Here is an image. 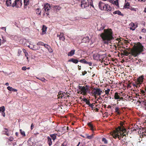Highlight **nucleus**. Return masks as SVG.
<instances>
[{"instance_id": "nucleus-1", "label": "nucleus", "mask_w": 146, "mask_h": 146, "mask_svg": "<svg viewBox=\"0 0 146 146\" xmlns=\"http://www.w3.org/2000/svg\"><path fill=\"white\" fill-rule=\"evenodd\" d=\"M112 34L111 29H107L104 30V33L101 34L100 36L105 44H108L112 39Z\"/></svg>"}, {"instance_id": "nucleus-2", "label": "nucleus", "mask_w": 146, "mask_h": 146, "mask_svg": "<svg viewBox=\"0 0 146 146\" xmlns=\"http://www.w3.org/2000/svg\"><path fill=\"white\" fill-rule=\"evenodd\" d=\"M143 46L140 43H138L136 46L131 50L132 55L136 56L139 53L142 52Z\"/></svg>"}, {"instance_id": "nucleus-3", "label": "nucleus", "mask_w": 146, "mask_h": 146, "mask_svg": "<svg viewBox=\"0 0 146 146\" xmlns=\"http://www.w3.org/2000/svg\"><path fill=\"white\" fill-rule=\"evenodd\" d=\"M79 89L78 90H77L78 93L82 94V93L84 94H86L88 90V88H85L84 87H82L79 86Z\"/></svg>"}, {"instance_id": "nucleus-4", "label": "nucleus", "mask_w": 146, "mask_h": 146, "mask_svg": "<svg viewBox=\"0 0 146 146\" xmlns=\"http://www.w3.org/2000/svg\"><path fill=\"white\" fill-rule=\"evenodd\" d=\"M118 129V128H116V131H113L114 133L112 135L114 138H116L117 137H118V138H119L118 133L119 130Z\"/></svg>"}, {"instance_id": "nucleus-5", "label": "nucleus", "mask_w": 146, "mask_h": 146, "mask_svg": "<svg viewBox=\"0 0 146 146\" xmlns=\"http://www.w3.org/2000/svg\"><path fill=\"white\" fill-rule=\"evenodd\" d=\"M82 7L85 8L89 5V4L88 1H86L84 0H83L81 2V4Z\"/></svg>"}, {"instance_id": "nucleus-6", "label": "nucleus", "mask_w": 146, "mask_h": 146, "mask_svg": "<svg viewBox=\"0 0 146 146\" xmlns=\"http://www.w3.org/2000/svg\"><path fill=\"white\" fill-rule=\"evenodd\" d=\"M17 6H21L22 5L21 1V0H15V3L13 4L12 6L14 7L16 5Z\"/></svg>"}, {"instance_id": "nucleus-7", "label": "nucleus", "mask_w": 146, "mask_h": 146, "mask_svg": "<svg viewBox=\"0 0 146 146\" xmlns=\"http://www.w3.org/2000/svg\"><path fill=\"white\" fill-rule=\"evenodd\" d=\"M18 54L19 55H25V56H27V55L28 54V53L26 52V50L23 49L22 51H21L19 52Z\"/></svg>"}, {"instance_id": "nucleus-8", "label": "nucleus", "mask_w": 146, "mask_h": 146, "mask_svg": "<svg viewBox=\"0 0 146 146\" xmlns=\"http://www.w3.org/2000/svg\"><path fill=\"white\" fill-rule=\"evenodd\" d=\"M102 91L99 89H96L94 90V92L96 94L100 95L102 92Z\"/></svg>"}, {"instance_id": "nucleus-9", "label": "nucleus", "mask_w": 146, "mask_h": 146, "mask_svg": "<svg viewBox=\"0 0 146 146\" xmlns=\"http://www.w3.org/2000/svg\"><path fill=\"white\" fill-rule=\"evenodd\" d=\"M104 5L105 4L104 3L101 2H100L99 5V7L102 10L105 9Z\"/></svg>"}, {"instance_id": "nucleus-10", "label": "nucleus", "mask_w": 146, "mask_h": 146, "mask_svg": "<svg viewBox=\"0 0 146 146\" xmlns=\"http://www.w3.org/2000/svg\"><path fill=\"white\" fill-rule=\"evenodd\" d=\"M129 26L130 27V29L133 31L135 30V27H136V26L135 27L134 24L132 23H130L129 25Z\"/></svg>"}, {"instance_id": "nucleus-11", "label": "nucleus", "mask_w": 146, "mask_h": 146, "mask_svg": "<svg viewBox=\"0 0 146 146\" xmlns=\"http://www.w3.org/2000/svg\"><path fill=\"white\" fill-rule=\"evenodd\" d=\"M110 2L113 4H115L117 6L118 5V0H110Z\"/></svg>"}, {"instance_id": "nucleus-12", "label": "nucleus", "mask_w": 146, "mask_h": 146, "mask_svg": "<svg viewBox=\"0 0 146 146\" xmlns=\"http://www.w3.org/2000/svg\"><path fill=\"white\" fill-rule=\"evenodd\" d=\"M50 8V6L48 4H46L44 6L45 10L46 11H48Z\"/></svg>"}, {"instance_id": "nucleus-13", "label": "nucleus", "mask_w": 146, "mask_h": 146, "mask_svg": "<svg viewBox=\"0 0 146 146\" xmlns=\"http://www.w3.org/2000/svg\"><path fill=\"white\" fill-rule=\"evenodd\" d=\"M44 46H45V47L48 49V51L50 52H52V49L50 47L47 45H44Z\"/></svg>"}, {"instance_id": "nucleus-14", "label": "nucleus", "mask_w": 146, "mask_h": 146, "mask_svg": "<svg viewBox=\"0 0 146 146\" xmlns=\"http://www.w3.org/2000/svg\"><path fill=\"white\" fill-rule=\"evenodd\" d=\"M75 50H72L68 53V56H71L74 55V54Z\"/></svg>"}, {"instance_id": "nucleus-15", "label": "nucleus", "mask_w": 146, "mask_h": 146, "mask_svg": "<svg viewBox=\"0 0 146 146\" xmlns=\"http://www.w3.org/2000/svg\"><path fill=\"white\" fill-rule=\"evenodd\" d=\"M47 27L44 25H43L42 28V33L43 34L45 33V31L46 30Z\"/></svg>"}, {"instance_id": "nucleus-16", "label": "nucleus", "mask_w": 146, "mask_h": 146, "mask_svg": "<svg viewBox=\"0 0 146 146\" xmlns=\"http://www.w3.org/2000/svg\"><path fill=\"white\" fill-rule=\"evenodd\" d=\"M104 6H105V10H106L107 11L110 10V7L109 6H108V5L105 4Z\"/></svg>"}, {"instance_id": "nucleus-17", "label": "nucleus", "mask_w": 146, "mask_h": 146, "mask_svg": "<svg viewBox=\"0 0 146 146\" xmlns=\"http://www.w3.org/2000/svg\"><path fill=\"white\" fill-rule=\"evenodd\" d=\"M68 61L69 62L72 61V62H74V63H77L78 62V60H76L73 59V58L71 59L68 60Z\"/></svg>"}, {"instance_id": "nucleus-18", "label": "nucleus", "mask_w": 146, "mask_h": 146, "mask_svg": "<svg viewBox=\"0 0 146 146\" xmlns=\"http://www.w3.org/2000/svg\"><path fill=\"white\" fill-rule=\"evenodd\" d=\"M143 79V78L142 76L139 77L138 79V81L140 84H141V83L142 82Z\"/></svg>"}, {"instance_id": "nucleus-19", "label": "nucleus", "mask_w": 146, "mask_h": 146, "mask_svg": "<svg viewBox=\"0 0 146 146\" xmlns=\"http://www.w3.org/2000/svg\"><path fill=\"white\" fill-rule=\"evenodd\" d=\"M59 38L60 40L64 41L65 38L63 35H59Z\"/></svg>"}, {"instance_id": "nucleus-20", "label": "nucleus", "mask_w": 146, "mask_h": 146, "mask_svg": "<svg viewBox=\"0 0 146 146\" xmlns=\"http://www.w3.org/2000/svg\"><path fill=\"white\" fill-rule=\"evenodd\" d=\"M124 127L123 126V128H121V127H119L118 128L119 129V131H121L122 132H125L126 131V129L125 128H123V127Z\"/></svg>"}, {"instance_id": "nucleus-21", "label": "nucleus", "mask_w": 146, "mask_h": 146, "mask_svg": "<svg viewBox=\"0 0 146 146\" xmlns=\"http://www.w3.org/2000/svg\"><path fill=\"white\" fill-rule=\"evenodd\" d=\"M129 3H126L124 5V7L125 8H129Z\"/></svg>"}, {"instance_id": "nucleus-22", "label": "nucleus", "mask_w": 146, "mask_h": 146, "mask_svg": "<svg viewBox=\"0 0 146 146\" xmlns=\"http://www.w3.org/2000/svg\"><path fill=\"white\" fill-rule=\"evenodd\" d=\"M29 0H24V3L25 6H27L29 4Z\"/></svg>"}, {"instance_id": "nucleus-23", "label": "nucleus", "mask_w": 146, "mask_h": 146, "mask_svg": "<svg viewBox=\"0 0 146 146\" xmlns=\"http://www.w3.org/2000/svg\"><path fill=\"white\" fill-rule=\"evenodd\" d=\"M5 111V107L4 106H2L1 107H0V111H2L3 112Z\"/></svg>"}, {"instance_id": "nucleus-24", "label": "nucleus", "mask_w": 146, "mask_h": 146, "mask_svg": "<svg viewBox=\"0 0 146 146\" xmlns=\"http://www.w3.org/2000/svg\"><path fill=\"white\" fill-rule=\"evenodd\" d=\"M6 3L8 6L10 5L11 3V0H7Z\"/></svg>"}, {"instance_id": "nucleus-25", "label": "nucleus", "mask_w": 146, "mask_h": 146, "mask_svg": "<svg viewBox=\"0 0 146 146\" xmlns=\"http://www.w3.org/2000/svg\"><path fill=\"white\" fill-rule=\"evenodd\" d=\"M48 142L49 145H50L52 144V142L51 141V139L49 137H48Z\"/></svg>"}, {"instance_id": "nucleus-26", "label": "nucleus", "mask_w": 146, "mask_h": 146, "mask_svg": "<svg viewBox=\"0 0 146 146\" xmlns=\"http://www.w3.org/2000/svg\"><path fill=\"white\" fill-rule=\"evenodd\" d=\"M20 131L21 134L23 136H25V134L24 131H22L21 129H20Z\"/></svg>"}, {"instance_id": "nucleus-27", "label": "nucleus", "mask_w": 146, "mask_h": 146, "mask_svg": "<svg viewBox=\"0 0 146 146\" xmlns=\"http://www.w3.org/2000/svg\"><path fill=\"white\" fill-rule=\"evenodd\" d=\"M115 99H117L119 98V97L117 93H116L115 94Z\"/></svg>"}, {"instance_id": "nucleus-28", "label": "nucleus", "mask_w": 146, "mask_h": 146, "mask_svg": "<svg viewBox=\"0 0 146 146\" xmlns=\"http://www.w3.org/2000/svg\"><path fill=\"white\" fill-rule=\"evenodd\" d=\"M123 54L124 55H126V56H127L128 55V54H129V53L128 52H127V51H126L125 50H124V51H123Z\"/></svg>"}, {"instance_id": "nucleus-29", "label": "nucleus", "mask_w": 146, "mask_h": 146, "mask_svg": "<svg viewBox=\"0 0 146 146\" xmlns=\"http://www.w3.org/2000/svg\"><path fill=\"white\" fill-rule=\"evenodd\" d=\"M50 136L53 140H54L56 138V136L54 134L51 135Z\"/></svg>"}, {"instance_id": "nucleus-30", "label": "nucleus", "mask_w": 146, "mask_h": 146, "mask_svg": "<svg viewBox=\"0 0 146 146\" xmlns=\"http://www.w3.org/2000/svg\"><path fill=\"white\" fill-rule=\"evenodd\" d=\"M7 88L9 90H13V89L12 87H10V86H8V87H7Z\"/></svg>"}, {"instance_id": "nucleus-31", "label": "nucleus", "mask_w": 146, "mask_h": 146, "mask_svg": "<svg viewBox=\"0 0 146 146\" xmlns=\"http://www.w3.org/2000/svg\"><path fill=\"white\" fill-rule=\"evenodd\" d=\"M93 135H92L90 136H88L87 137V138L88 139H91L93 137Z\"/></svg>"}, {"instance_id": "nucleus-32", "label": "nucleus", "mask_w": 146, "mask_h": 146, "mask_svg": "<svg viewBox=\"0 0 146 146\" xmlns=\"http://www.w3.org/2000/svg\"><path fill=\"white\" fill-rule=\"evenodd\" d=\"M84 102H86V103L87 104L89 103V102L86 99H84Z\"/></svg>"}, {"instance_id": "nucleus-33", "label": "nucleus", "mask_w": 146, "mask_h": 146, "mask_svg": "<svg viewBox=\"0 0 146 146\" xmlns=\"http://www.w3.org/2000/svg\"><path fill=\"white\" fill-rule=\"evenodd\" d=\"M80 61V62H83L85 63H88V62L86 61V60H85L84 59L81 60Z\"/></svg>"}, {"instance_id": "nucleus-34", "label": "nucleus", "mask_w": 146, "mask_h": 146, "mask_svg": "<svg viewBox=\"0 0 146 146\" xmlns=\"http://www.w3.org/2000/svg\"><path fill=\"white\" fill-rule=\"evenodd\" d=\"M110 91V89H108L107 90H106L105 91V92H106V94H108Z\"/></svg>"}, {"instance_id": "nucleus-35", "label": "nucleus", "mask_w": 146, "mask_h": 146, "mask_svg": "<svg viewBox=\"0 0 146 146\" xmlns=\"http://www.w3.org/2000/svg\"><path fill=\"white\" fill-rule=\"evenodd\" d=\"M102 141L104 142L105 143H107V141L104 138H103L102 139Z\"/></svg>"}, {"instance_id": "nucleus-36", "label": "nucleus", "mask_w": 146, "mask_h": 146, "mask_svg": "<svg viewBox=\"0 0 146 146\" xmlns=\"http://www.w3.org/2000/svg\"><path fill=\"white\" fill-rule=\"evenodd\" d=\"M119 108H116L115 109V112H117V113H119V112L118 111H119Z\"/></svg>"}, {"instance_id": "nucleus-37", "label": "nucleus", "mask_w": 146, "mask_h": 146, "mask_svg": "<svg viewBox=\"0 0 146 146\" xmlns=\"http://www.w3.org/2000/svg\"><path fill=\"white\" fill-rule=\"evenodd\" d=\"M88 104L92 108L93 107V106H94V104H90L89 103H88Z\"/></svg>"}, {"instance_id": "nucleus-38", "label": "nucleus", "mask_w": 146, "mask_h": 146, "mask_svg": "<svg viewBox=\"0 0 146 146\" xmlns=\"http://www.w3.org/2000/svg\"><path fill=\"white\" fill-rule=\"evenodd\" d=\"M137 9H136V8H133L131 9V10L132 11H136Z\"/></svg>"}, {"instance_id": "nucleus-39", "label": "nucleus", "mask_w": 146, "mask_h": 146, "mask_svg": "<svg viewBox=\"0 0 146 146\" xmlns=\"http://www.w3.org/2000/svg\"><path fill=\"white\" fill-rule=\"evenodd\" d=\"M88 125L89 126H90V127H92V125L90 123H88Z\"/></svg>"}, {"instance_id": "nucleus-40", "label": "nucleus", "mask_w": 146, "mask_h": 146, "mask_svg": "<svg viewBox=\"0 0 146 146\" xmlns=\"http://www.w3.org/2000/svg\"><path fill=\"white\" fill-rule=\"evenodd\" d=\"M27 69L26 67H23L22 68V69L23 70H25Z\"/></svg>"}, {"instance_id": "nucleus-41", "label": "nucleus", "mask_w": 146, "mask_h": 146, "mask_svg": "<svg viewBox=\"0 0 146 146\" xmlns=\"http://www.w3.org/2000/svg\"><path fill=\"white\" fill-rule=\"evenodd\" d=\"M13 137H10L9 139V140L10 141H12L13 140Z\"/></svg>"}, {"instance_id": "nucleus-42", "label": "nucleus", "mask_w": 146, "mask_h": 146, "mask_svg": "<svg viewBox=\"0 0 146 146\" xmlns=\"http://www.w3.org/2000/svg\"><path fill=\"white\" fill-rule=\"evenodd\" d=\"M87 63L89 64V65H90V66H91L92 65V63L90 62H88V63Z\"/></svg>"}, {"instance_id": "nucleus-43", "label": "nucleus", "mask_w": 146, "mask_h": 146, "mask_svg": "<svg viewBox=\"0 0 146 146\" xmlns=\"http://www.w3.org/2000/svg\"><path fill=\"white\" fill-rule=\"evenodd\" d=\"M120 135H121V136L125 135V134H122L120 132Z\"/></svg>"}, {"instance_id": "nucleus-44", "label": "nucleus", "mask_w": 146, "mask_h": 146, "mask_svg": "<svg viewBox=\"0 0 146 146\" xmlns=\"http://www.w3.org/2000/svg\"><path fill=\"white\" fill-rule=\"evenodd\" d=\"M33 124H32L31 125V129H33Z\"/></svg>"}, {"instance_id": "nucleus-45", "label": "nucleus", "mask_w": 146, "mask_h": 146, "mask_svg": "<svg viewBox=\"0 0 146 146\" xmlns=\"http://www.w3.org/2000/svg\"><path fill=\"white\" fill-rule=\"evenodd\" d=\"M3 117H5V113L4 112H3Z\"/></svg>"}, {"instance_id": "nucleus-46", "label": "nucleus", "mask_w": 146, "mask_h": 146, "mask_svg": "<svg viewBox=\"0 0 146 146\" xmlns=\"http://www.w3.org/2000/svg\"><path fill=\"white\" fill-rule=\"evenodd\" d=\"M146 0H139V1H145Z\"/></svg>"}, {"instance_id": "nucleus-47", "label": "nucleus", "mask_w": 146, "mask_h": 146, "mask_svg": "<svg viewBox=\"0 0 146 146\" xmlns=\"http://www.w3.org/2000/svg\"><path fill=\"white\" fill-rule=\"evenodd\" d=\"M117 12L118 13L117 14H119L120 13H121L120 12H119V11H117Z\"/></svg>"}, {"instance_id": "nucleus-48", "label": "nucleus", "mask_w": 146, "mask_h": 146, "mask_svg": "<svg viewBox=\"0 0 146 146\" xmlns=\"http://www.w3.org/2000/svg\"><path fill=\"white\" fill-rule=\"evenodd\" d=\"M13 91H17V90H16V89H13Z\"/></svg>"}, {"instance_id": "nucleus-49", "label": "nucleus", "mask_w": 146, "mask_h": 146, "mask_svg": "<svg viewBox=\"0 0 146 146\" xmlns=\"http://www.w3.org/2000/svg\"><path fill=\"white\" fill-rule=\"evenodd\" d=\"M6 135H8V133H7L6 132Z\"/></svg>"}, {"instance_id": "nucleus-50", "label": "nucleus", "mask_w": 146, "mask_h": 146, "mask_svg": "<svg viewBox=\"0 0 146 146\" xmlns=\"http://www.w3.org/2000/svg\"><path fill=\"white\" fill-rule=\"evenodd\" d=\"M18 133H17L16 132V135H18Z\"/></svg>"}, {"instance_id": "nucleus-51", "label": "nucleus", "mask_w": 146, "mask_h": 146, "mask_svg": "<svg viewBox=\"0 0 146 146\" xmlns=\"http://www.w3.org/2000/svg\"><path fill=\"white\" fill-rule=\"evenodd\" d=\"M144 12L146 13V8H145V10H144Z\"/></svg>"}, {"instance_id": "nucleus-52", "label": "nucleus", "mask_w": 146, "mask_h": 146, "mask_svg": "<svg viewBox=\"0 0 146 146\" xmlns=\"http://www.w3.org/2000/svg\"><path fill=\"white\" fill-rule=\"evenodd\" d=\"M80 144V142H79L78 144L77 145V146H78Z\"/></svg>"}, {"instance_id": "nucleus-53", "label": "nucleus", "mask_w": 146, "mask_h": 146, "mask_svg": "<svg viewBox=\"0 0 146 146\" xmlns=\"http://www.w3.org/2000/svg\"><path fill=\"white\" fill-rule=\"evenodd\" d=\"M26 58H27V60L28 61V57H27Z\"/></svg>"}, {"instance_id": "nucleus-54", "label": "nucleus", "mask_w": 146, "mask_h": 146, "mask_svg": "<svg viewBox=\"0 0 146 146\" xmlns=\"http://www.w3.org/2000/svg\"><path fill=\"white\" fill-rule=\"evenodd\" d=\"M5 84L6 85H7L8 84V83H6Z\"/></svg>"}, {"instance_id": "nucleus-55", "label": "nucleus", "mask_w": 146, "mask_h": 146, "mask_svg": "<svg viewBox=\"0 0 146 146\" xmlns=\"http://www.w3.org/2000/svg\"><path fill=\"white\" fill-rule=\"evenodd\" d=\"M91 129L92 130V131H93V127H92H92H91Z\"/></svg>"}, {"instance_id": "nucleus-56", "label": "nucleus", "mask_w": 146, "mask_h": 146, "mask_svg": "<svg viewBox=\"0 0 146 146\" xmlns=\"http://www.w3.org/2000/svg\"><path fill=\"white\" fill-rule=\"evenodd\" d=\"M1 39H0V45H1Z\"/></svg>"}, {"instance_id": "nucleus-57", "label": "nucleus", "mask_w": 146, "mask_h": 146, "mask_svg": "<svg viewBox=\"0 0 146 146\" xmlns=\"http://www.w3.org/2000/svg\"><path fill=\"white\" fill-rule=\"evenodd\" d=\"M54 7H55L56 8V7H57V6H54Z\"/></svg>"}, {"instance_id": "nucleus-58", "label": "nucleus", "mask_w": 146, "mask_h": 146, "mask_svg": "<svg viewBox=\"0 0 146 146\" xmlns=\"http://www.w3.org/2000/svg\"><path fill=\"white\" fill-rule=\"evenodd\" d=\"M33 48V49H35V48Z\"/></svg>"}, {"instance_id": "nucleus-59", "label": "nucleus", "mask_w": 146, "mask_h": 146, "mask_svg": "<svg viewBox=\"0 0 146 146\" xmlns=\"http://www.w3.org/2000/svg\"><path fill=\"white\" fill-rule=\"evenodd\" d=\"M140 38H141V36H140Z\"/></svg>"}, {"instance_id": "nucleus-60", "label": "nucleus", "mask_w": 146, "mask_h": 146, "mask_svg": "<svg viewBox=\"0 0 146 146\" xmlns=\"http://www.w3.org/2000/svg\"><path fill=\"white\" fill-rule=\"evenodd\" d=\"M27 69H29V68H27Z\"/></svg>"}, {"instance_id": "nucleus-61", "label": "nucleus", "mask_w": 146, "mask_h": 146, "mask_svg": "<svg viewBox=\"0 0 146 146\" xmlns=\"http://www.w3.org/2000/svg\"><path fill=\"white\" fill-rule=\"evenodd\" d=\"M121 124V125H122V124L121 123V124Z\"/></svg>"}, {"instance_id": "nucleus-62", "label": "nucleus", "mask_w": 146, "mask_h": 146, "mask_svg": "<svg viewBox=\"0 0 146 146\" xmlns=\"http://www.w3.org/2000/svg\"><path fill=\"white\" fill-rule=\"evenodd\" d=\"M109 108H111V106H109Z\"/></svg>"}, {"instance_id": "nucleus-63", "label": "nucleus", "mask_w": 146, "mask_h": 146, "mask_svg": "<svg viewBox=\"0 0 146 146\" xmlns=\"http://www.w3.org/2000/svg\"><path fill=\"white\" fill-rule=\"evenodd\" d=\"M72 125H73L74 124L73 123H72Z\"/></svg>"}, {"instance_id": "nucleus-64", "label": "nucleus", "mask_w": 146, "mask_h": 146, "mask_svg": "<svg viewBox=\"0 0 146 146\" xmlns=\"http://www.w3.org/2000/svg\"><path fill=\"white\" fill-rule=\"evenodd\" d=\"M80 69V68H79V69Z\"/></svg>"}]
</instances>
